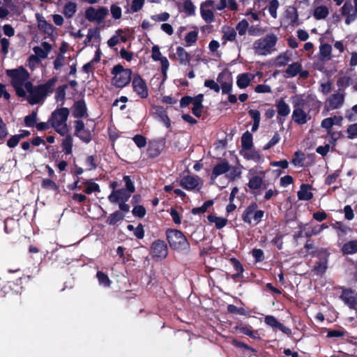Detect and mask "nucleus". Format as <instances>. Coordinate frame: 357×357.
Segmentation results:
<instances>
[{
  "instance_id": "nucleus-1",
  "label": "nucleus",
  "mask_w": 357,
  "mask_h": 357,
  "mask_svg": "<svg viewBox=\"0 0 357 357\" xmlns=\"http://www.w3.org/2000/svg\"><path fill=\"white\" fill-rule=\"evenodd\" d=\"M56 82V78L53 77L46 82L33 86L31 83L30 89L24 91L26 100L31 105H36L44 102L46 98L53 92Z\"/></svg>"
},
{
  "instance_id": "nucleus-2",
  "label": "nucleus",
  "mask_w": 357,
  "mask_h": 357,
  "mask_svg": "<svg viewBox=\"0 0 357 357\" xmlns=\"http://www.w3.org/2000/svg\"><path fill=\"white\" fill-rule=\"evenodd\" d=\"M6 75L10 79V83L19 97L25 96L24 91L30 89L31 82L29 81L30 74L22 66L6 71Z\"/></svg>"
},
{
  "instance_id": "nucleus-3",
  "label": "nucleus",
  "mask_w": 357,
  "mask_h": 357,
  "mask_svg": "<svg viewBox=\"0 0 357 357\" xmlns=\"http://www.w3.org/2000/svg\"><path fill=\"white\" fill-rule=\"evenodd\" d=\"M69 113L68 108H58L52 113L49 119L51 127L62 136L66 135L68 132L66 122Z\"/></svg>"
},
{
  "instance_id": "nucleus-4",
  "label": "nucleus",
  "mask_w": 357,
  "mask_h": 357,
  "mask_svg": "<svg viewBox=\"0 0 357 357\" xmlns=\"http://www.w3.org/2000/svg\"><path fill=\"white\" fill-rule=\"evenodd\" d=\"M278 42V37L270 33L264 37L256 40L252 45V49L257 55L266 56L272 54L275 50V46Z\"/></svg>"
},
{
  "instance_id": "nucleus-5",
  "label": "nucleus",
  "mask_w": 357,
  "mask_h": 357,
  "mask_svg": "<svg viewBox=\"0 0 357 357\" xmlns=\"http://www.w3.org/2000/svg\"><path fill=\"white\" fill-rule=\"evenodd\" d=\"M167 239L170 247L177 251H187L190 248V243L186 237L179 230L169 229L167 231Z\"/></svg>"
},
{
  "instance_id": "nucleus-6",
  "label": "nucleus",
  "mask_w": 357,
  "mask_h": 357,
  "mask_svg": "<svg viewBox=\"0 0 357 357\" xmlns=\"http://www.w3.org/2000/svg\"><path fill=\"white\" fill-rule=\"evenodd\" d=\"M114 77L112 84L118 88H123L131 80L132 71L130 69L124 68L121 65L115 66L112 70Z\"/></svg>"
},
{
  "instance_id": "nucleus-7",
  "label": "nucleus",
  "mask_w": 357,
  "mask_h": 357,
  "mask_svg": "<svg viewBox=\"0 0 357 357\" xmlns=\"http://www.w3.org/2000/svg\"><path fill=\"white\" fill-rule=\"evenodd\" d=\"M292 104L294 107L293 121L299 125L306 123L310 119V116L303 109L304 100L301 98L294 97L293 98Z\"/></svg>"
},
{
  "instance_id": "nucleus-8",
  "label": "nucleus",
  "mask_w": 357,
  "mask_h": 357,
  "mask_svg": "<svg viewBox=\"0 0 357 357\" xmlns=\"http://www.w3.org/2000/svg\"><path fill=\"white\" fill-rule=\"evenodd\" d=\"M108 15V9L106 7L98 8L89 7L85 10V17L91 22L100 24Z\"/></svg>"
},
{
  "instance_id": "nucleus-9",
  "label": "nucleus",
  "mask_w": 357,
  "mask_h": 357,
  "mask_svg": "<svg viewBox=\"0 0 357 357\" xmlns=\"http://www.w3.org/2000/svg\"><path fill=\"white\" fill-rule=\"evenodd\" d=\"M264 212L261 210H257V206L255 204L248 206L242 215L243 220L248 224L252 222L255 225L258 224L264 217Z\"/></svg>"
},
{
  "instance_id": "nucleus-10",
  "label": "nucleus",
  "mask_w": 357,
  "mask_h": 357,
  "mask_svg": "<svg viewBox=\"0 0 357 357\" xmlns=\"http://www.w3.org/2000/svg\"><path fill=\"white\" fill-rule=\"evenodd\" d=\"M345 93L338 91L331 94L325 101L324 109L327 112L341 108L344 103Z\"/></svg>"
},
{
  "instance_id": "nucleus-11",
  "label": "nucleus",
  "mask_w": 357,
  "mask_h": 357,
  "mask_svg": "<svg viewBox=\"0 0 357 357\" xmlns=\"http://www.w3.org/2000/svg\"><path fill=\"white\" fill-rule=\"evenodd\" d=\"M264 176V171L261 169H250L248 173V178L249 179L248 186L249 188L252 190L261 188Z\"/></svg>"
},
{
  "instance_id": "nucleus-12",
  "label": "nucleus",
  "mask_w": 357,
  "mask_h": 357,
  "mask_svg": "<svg viewBox=\"0 0 357 357\" xmlns=\"http://www.w3.org/2000/svg\"><path fill=\"white\" fill-rule=\"evenodd\" d=\"M150 254L153 258L160 260L168 255V248L164 241L156 240L151 245Z\"/></svg>"
},
{
  "instance_id": "nucleus-13",
  "label": "nucleus",
  "mask_w": 357,
  "mask_h": 357,
  "mask_svg": "<svg viewBox=\"0 0 357 357\" xmlns=\"http://www.w3.org/2000/svg\"><path fill=\"white\" fill-rule=\"evenodd\" d=\"M340 11L341 14L346 17L345 24H350L357 19V0H354V6L351 1H346Z\"/></svg>"
},
{
  "instance_id": "nucleus-14",
  "label": "nucleus",
  "mask_w": 357,
  "mask_h": 357,
  "mask_svg": "<svg viewBox=\"0 0 357 357\" xmlns=\"http://www.w3.org/2000/svg\"><path fill=\"white\" fill-rule=\"evenodd\" d=\"M134 92L140 98H146L149 96V89L146 82L139 75H135L132 81Z\"/></svg>"
},
{
  "instance_id": "nucleus-15",
  "label": "nucleus",
  "mask_w": 357,
  "mask_h": 357,
  "mask_svg": "<svg viewBox=\"0 0 357 357\" xmlns=\"http://www.w3.org/2000/svg\"><path fill=\"white\" fill-rule=\"evenodd\" d=\"M214 2L212 0H207L202 3L200 7L202 17L206 23H211L214 20Z\"/></svg>"
},
{
  "instance_id": "nucleus-16",
  "label": "nucleus",
  "mask_w": 357,
  "mask_h": 357,
  "mask_svg": "<svg viewBox=\"0 0 357 357\" xmlns=\"http://www.w3.org/2000/svg\"><path fill=\"white\" fill-rule=\"evenodd\" d=\"M330 252L326 249H321L318 252L317 256L319 261L317 263L314 268V271L317 275L324 273L328 268V259Z\"/></svg>"
},
{
  "instance_id": "nucleus-17",
  "label": "nucleus",
  "mask_w": 357,
  "mask_h": 357,
  "mask_svg": "<svg viewBox=\"0 0 357 357\" xmlns=\"http://www.w3.org/2000/svg\"><path fill=\"white\" fill-rule=\"evenodd\" d=\"M202 183L201 178L197 176H185L179 181V185L187 190H195L199 189Z\"/></svg>"
},
{
  "instance_id": "nucleus-18",
  "label": "nucleus",
  "mask_w": 357,
  "mask_h": 357,
  "mask_svg": "<svg viewBox=\"0 0 357 357\" xmlns=\"http://www.w3.org/2000/svg\"><path fill=\"white\" fill-rule=\"evenodd\" d=\"M151 58L155 61H160L161 71L164 77H166L169 63L167 57L162 56L160 48L157 45H153L151 49Z\"/></svg>"
},
{
  "instance_id": "nucleus-19",
  "label": "nucleus",
  "mask_w": 357,
  "mask_h": 357,
  "mask_svg": "<svg viewBox=\"0 0 357 357\" xmlns=\"http://www.w3.org/2000/svg\"><path fill=\"white\" fill-rule=\"evenodd\" d=\"M131 194L123 188L117 190H112L108 196V199L111 203H118L120 202H127L130 197Z\"/></svg>"
},
{
  "instance_id": "nucleus-20",
  "label": "nucleus",
  "mask_w": 357,
  "mask_h": 357,
  "mask_svg": "<svg viewBox=\"0 0 357 357\" xmlns=\"http://www.w3.org/2000/svg\"><path fill=\"white\" fill-rule=\"evenodd\" d=\"M284 22L287 26H297L299 24L298 14L296 8L289 6L287 8L284 16Z\"/></svg>"
},
{
  "instance_id": "nucleus-21",
  "label": "nucleus",
  "mask_w": 357,
  "mask_h": 357,
  "mask_svg": "<svg viewBox=\"0 0 357 357\" xmlns=\"http://www.w3.org/2000/svg\"><path fill=\"white\" fill-rule=\"evenodd\" d=\"M264 322L273 328H278L286 335H291V330L279 322L273 316L268 315L264 318Z\"/></svg>"
},
{
  "instance_id": "nucleus-22",
  "label": "nucleus",
  "mask_w": 357,
  "mask_h": 357,
  "mask_svg": "<svg viewBox=\"0 0 357 357\" xmlns=\"http://www.w3.org/2000/svg\"><path fill=\"white\" fill-rule=\"evenodd\" d=\"M52 50V45L47 42H43L40 46H36L33 48L35 56L39 59H46Z\"/></svg>"
},
{
  "instance_id": "nucleus-23",
  "label": "nucleus",
  "mask_w": 357,
  "mask_h": 357,
  "mask_svg": "<svg viewBox=\"0 0 357 357\" xmlns=\"http://www.w3.org/2000/svg\"><path fill=\"white\" fill-rule=\"evenodd\" d=\"M230 169L229 162L226 160H222L220 162L217 163L212 171L211 178L212 180H215L218 176L222 175L227 172Z\"/></svg>"
},
{
  "instance_id": "nucleus-24",
  "label": "nucleus",
  "mask_w": 357,
  "mask_h": 357,
  "mask_svg": "<svg viewBox=\"0 0 357 357\" xmlns=\"http://www.w3.org/2000/svg\"><path fill=\"white\" fill-rule=\"evenodd\" d=\"M255 77V75L248 73L239 74L236 77V84L241 89H245Z\"/></svg>"
},
{
  "instance_id": "nucleus-25",
  "label": "nucleus",
  "mask_w": 357,
  "mask_h": 357,
  "mask_svg": "<svg viewBox=\"0 0 357 357\" xmlns=\"http://www.w3.org/2000/svg\"><path fill=\"white\" fill-rule=\"evenodd\" d=\"M342 117L341 116H334L333 117L326 118L322 120L321 126L328 131L331 130V128L334 125L341 126L342 121Z\"/></svg>"
},
{
  "instance_id": "nucleus-26",
  "label": "nucleus",
  "mask_w": 357,
  "mask_h": 357,
  "mask_svg": "<svg viewBox=\"0 0 357 357\" xmlns=\"http://www.w3.org/2000/svg\"><path fill=\"white\" fill-rule=\"evenodd\" d=\"M223 43H225L227 41L233 42L235 41L236 38V31L234 28L229 26H224L222 28Z\"/></svg>"
},
{
  "instance_id": "nucleus-27",
  "label": "nucleus",
  "mask_w": 357,
  "mask_h": 357,
  "mask_svg": "<svg viewBox=\"0 0 357 357\" xmlns=\"http://www.w3.org/2000/svg\"><path fill=\"white\" fill-rule=\"evenodd\" d=\"M204 99L203 94H199L195 98H193V101L192 104L193 105V107L192 109V112L195 116L197 117H200L202 112V101Z\"/></svg>"
},
{
  "instance_id": "nucleus-28",
  "label": "nucleus",
  "mask_w": 357,
  "mask_h": 357,
  "mask_svg": "<svg viewBox=\"0 0 357 357\" xmlns=\"http://www.w3.org/2000/svg\"><path fill=\"white\" fill-rule=\"evenodd\" d=\"M73 116L81 118L86 114V106L84 100H78L73 105Z\"/></svg>"
},
{
  "instance_id": "nucleus-29",
  "label": "nucleus",
  "mask_w": 357,
  "mask_h": 357,
  "mask_svg": "<svg viewBox=\"0 0 357 357\" xmlns=\"http://www.w3.org/2000/svg\"><path fill=\"white\" fill-rule=\"evenodd\" d=\"M329 15V8L326 6H318L314 8L312 15L317 20H325Z\"/></svg>"
},
{
  "instance_id": "nucleus-30",
  "label": "nucleus",
  "mask_w": 357,
  "mask_h": 357,
  "mask_svg": "<svg viewBox=\"0 0 357 357\" xmlns=\"http://www.w3.org/2000/svg\"><path fill=\"white\" fill-rule=\"evenodd\" d=\"M176 59L181 65L188 64L191 60V56L182 47H178L176 51Z\"/></svg>"
},
{
  "instance_id": "nucleus-31",
  "label": "nucleus",
  "mask_w": 357,
  "mask_h": 357,
  "mask_svg": "<svg viewBox=\"0 0 357 357\" xmlns=\"http://www.w3.org/2000/svg\"><path fill=\"white\" fill-rule=\"evenodd\" d=\"M311 186L307 184H302L300 187V190L297 192L298 198L300 200L308 201L313 197L312 193L310 191Z\"/></svg>"
},
{
  "instance_id": "nucleus-32",
  "label": "nucleus",
  "mask_w": 357,
  "mask_h": 357,
  "mask_svg": "<svg viewBox=\"0 0 357 357\" xmlns=\"http://www.w3.org/2000/svg\"><path fill=\"white\" fill-rule=\"evenodd\" d=\"M224 76L223 73L219 74L217 81L220 84V89H222V93L223 94H229L232 91V82L231 79L228 81H223L222 77Z\"/></svg>"
},
{
  "instance_id": "nucleus-33",
  "label": "nucleus",
  "mask_w": 357,
  "mask_h": 357,
  "mask_svg": "<svg viewBox=\"0 0 357 357\" xmlns=\"http://www.w3.org/2000/svg\"><path fill=\"white\" fill-rule=\"evenodd\" d=\"M276 108L279 116H287L290 114V107L283 99H280L277 102Z\"/></svg>"
},
{
  "instance_id": "nucleus-34",
  "label": "nucleus",
  "mask_w": 357,
  "mask_h": 357,
  "mask_svg": "<svg viewBox=\"0 0 357 357\" xmlns=\"http://www.w3.org/2000/svg\"><path fill=\"white\" fill-rule=\"evenodd\" d=\"M344 255H353L357 252V240H351L345 243L342 248Z\"/></svg>"
},
{
  "instance_id": "nucleus-35",
  "label": "nucleus",
  "mask_w": 357,
  "mask_h": 357,
  "mask_svg": "<svg viewBox=\"0 0 357 357\" xmlns=\"http://www.w3.org/2000/svg\"><path fill=\"white\" fill-rule=\"evenodd\" d=\"M207 219L211 223L215 224V227L218 229L223 228L228 221L225 218L218 217L215 215H208Z\"/></svg>"
},
{
  "instance_id": "nucleus-36",
  "label": "nucleus",
  "mask_w": 357,
  "mask_h": 357,
  "mask_svg": "<svg viewBox=\"0 0 357 357\" xmlns=\"http://www.w3.org/2000/svg\"><path fill=\"white\" fill-rule=\"evenodd\" d=\"M253 145L252 135L248 131L245 132L241 137V146L243 150L250 151Z\"/></svg>"
},
{
  "instance_id": "nucleus-37",
  "label": "nucleus",
  "mask_w": 357,
  "mask_h": 357,
  "mask_svg": "<svg viewBox=\"0 0 357 357\" xmlns=\"http://www.w3.org/2000/svg\"><path fill=\"white\" fill-rule=\"evenodd\" d=\"M77 11V4L74 2L69 1L65 4L63 10L64 16L70 19L75 14Z\"/></svg>"
},
{
  "instance_id": "nucleus-38",
  "label": "nucleus",
  "mask_w": 357,
  "mask_h": 357,
  "mask_svg": "<svg viewBox=\"0 0 357 357\" xmlns=\"http://www.w3.org/2000/svg\"><path fill=\"white\" fill-rule=\"evenodd\" d=\"M155 113L159 117L160 120L165 125L167 128L171 126V121L168 117L166 111L162 107H157L155 108Z\"/></svg>"
},
{
  "instance_id": "nucleus-39",
  "label": "nucleus",
  "mask_w": 357,
  "mask_h": 357,
  "mask_svg": "<svg viewBox=\"0 0 357 357\" xmlns=\"http://www.w3.org/2000/svg\"><path fill=\"white\" fill-rule=\"evenodd\" d=\"M302 69V66L298 62H294L290 64L285 70V73L288 75V77H295L296 76Z\"/></svg>"
},
{
  "instance_id": "nucleus-40",
  "label": "nucleus",
  "mask_w": 357,
  "mask_h": 357,
  "mask_svg": "<svg viewBox=\"0 0 357 357\" xmlns=\"http://www.w3.org/2000/svg\"><path fill=\"white\" fill-rule=\"evenodd\" d=\"M341 298L344 301V303L346 305H347L350 308H356L357 305V299L355 296L347 293H343V294L341 296Z\"/></svg>"
},
{
  "instance_id": "nucleus-41",
  "label": "nucleus",
  "mask_w": 357,
  "mask_h": 357,
  "mask_svg": "<svg viewBox=\"0 0 357 357\" xmlns=\"http://www.w3.org/2000/svg\"><path fill=\"white\" fill-rule=\"evenodd\" d=\"M332 47L328 44H321L319 47V52L323 59L330 60L331 59Z\"/></svg>"
},
{
  "instance_id": "nucleus-42",
  "label": "nucleus",
  "mask_w": 357,
  "mask_h": 357,
  "mask_svg": "<svg viewBox=\"0 0 357 357\" xmlns=\"http://www.w3.org/2000/svg\"><path fill=\"white\" fill-rule=\"evenodd\" d=\"M61 146L63 151L66 155H69L72 153L73 138L70 135H66V137L63 139Z\"/></svg>"
},
{
  "instance_id": "nucleus-43",
  "label": "nucleus",
  "mask_w": 357,
  "mask_h": 357,
  "mask_svg": "<svg viewBox=\"0 0 357 357\" xmlns=\"http://www.w3.org/2000/svg\"><path fill=\"white\" fill-rule=\"evenodd\" d=\"M29 135V132L28 131H25L24 134L15 135L8 140L7 145L10 148H14L17 145L21 139L26 136H28Z\"/></svg>"
},
{
  "instance_id": "nucleus-44",
  "label": "nucleus",
  "mask_w": 357,
  "mask_h": 357,
  "mask_svg": "<svg viewBox=\"0 0 357 357\" xmlns=\"http://www.w3.org/2000/svg\"><path fill=\"white\" fill-rule=\"evenodd\" d=\"M351 82V79L347 76H343L340 77L337 81V86L339 89V91H343L348 87Z\"/></svg>"
},
{
  "instance_id": "nucleus-45",
  "label": "nucleus",
  "mask_w": 357,
  "mask_h": 357,
  "mask_svg": "<svg viewBox=\"0 0 357 357\" xmlns=\"http://www.w3.org/2000/svg\"><path fill=\"white\" fill-rule=\"evenodd\" d=\"M249 23L246 20H241L236 26V31L239 36H244L248 31Z\"/></svg>"
},
{
  "instance_id": "nucleus-46",
  "label": "nucleus",
  "mask_w": 357,
  "mask_h": 357,
  "mask_svg": "<svg viewBox=\"0 0 357 357\" xmlns=\"http://www.w3.org/2000/svg\"><path fill=\"white\" fill-rule=\"evenodd\" d=\"M123 218L124 215L122 214L120 211H116L110 214V215L108 217L107 222L111 225H114L119 221L122 220Z\"/></svg>"
},
{
  "instance_id": "nucleus-47",
  "label": "nucleus",
  "mask_w": 357,
  "mask_h": 357,
  "mask_svg": "<svg viewBox=\"0 0 357 357\" xmlns=\"http://www.w3.org/2000/svg\"><path fill=\"white\" fill-rule=\"evenodd\" d=\"M110 13L114 20H119L122 16L121 8L116 3H113L110 6Z\"/></svg>"
},
{
  "instance_id": "nucleus-48",
  "label": "nucleus",
  "mask_w": 357,
  "mask_h": 357,
  "mask_svg": "<svg viewBox=\"0 0 357 357\" xmlns=\"http://www.w3.org/2000/svg\"><path fill=\"white\" fill-rule=\"evenodd\" d=\"M198 38V31H192L188 32L185 36V41L188 46H191L195 44Z\"/></svg>"
},
{
  "instance_id": "nucleus-49",
  "label": "nucleus",
  "mask_w": 357,
  "mask_h": 357,
  "mask_svg": "<svg viewBox=\"0 0 357 357\" xmlns=\"http://www.w3.org/2000/svg\"><path fill=\"white\" fill-rule=\"evenodd\" d=\"M213 204V201H206L203 204L202 206L192 208V213L195 215L204 213L207 211L208 208L211 206Z\"/></svg>"
},
{
  "instance_id": "nucleus-50",
  "label": "nucleus",
  "mask_w": 357,
  "mask_h": 357,
  "mask_svg": "<svg viewBox=\"0 0 357 357\" xmlns=\"http://www.w3.org/2000/svg\"><path fill=\"white\" fill-rule=\"evenodd\" d=\"M84 184L86 185V188L84 190L85 193L90 195L94 192H100V188L97 183L91 181H86Z\"/></svg>"
},
{
  "instance_id": "nucleus-51",
  "label": "nucleus",
  "mask_w": 357,
  "mask_h": 357,
  "mask_svg": "<svg viewBox=\"0 0 357 357\" xmlns=\"http://www.w3.org/2000/svg\"><path fill=\"white\" fill-rule=\"evenodd\" d=\"M97 278L99 282V284L103 287H109L110 285L111 281L109 279L108 276L102 273V271H98L97 273Z\"/></svg>"
},
{
  "instance_id": "nucleus-52",
  "label": "nucleus",
  "mask_w": 357,
  "mask_h": 357,
  "mask_svg": "<svg viewBox=\"0 0 357 357\" xmlns=\"http://www.w3.org/2000/svg\"><path fill=\"white\" fill-rule=\"evenodd\" d=\"M239 331L242 333H243L253 339L258 340L260 338L259 335L257 331H254L248 327H241L239 328Z\"/></svg>"
},
{
  "instance_id": "nucleus-53",
  "label": "nucleus",
  "mask_w": 357,
  "mask_h": 357,
  "mask_svg": "<svg viewBox=\"0 0 357 357\" xmlns=\"http://www.w3.org/2000/svg\"><path fill=\"white\" fill-rule=\"evenodd\" d=\"M289 61V57L287 54H282L277 56L275 59V66L278 67H282L287 65Z\"/></svg>"
},
{
  "instance_id": "nucleus-54",
  "label": "nucleus",
  "mask_w": 357,
  "mask_h": 357,
  "mask_svg": "<svg viewBox=\"0 0 357 357\" xmlns=\"http://www.w3.org/2000/svg\"><path fill=\"white\" fill-rule=\"evenodd\" d=\"M144 2L145 0H132L130 5V12L137 13L142 8Z\"/></svg>"
},
{
  "instance_id": "nucleus-55",
  "label": "nucleus",
  "mask_w": 357,
  "mask_h": 357,
  "mask_svg": "<svg viewBox=\"0 0 357 357\" xmlns=\"http://www.w3.org/2000/svg\"><path fill=\"white\" fill-rule=\"evenodd\" d=\"M40 63V59L35 55H31L28 59V66L31 70H34Z\"/></svg>"
},
{
  "instance_id": "nucleus-56",
  "label": "nucleus",
  "mask_w": 357,
  "mask_h": 357,
  "mask_svg": "<svg viewBox=\"0 0 357 357\" xmlns=\"http://www.w3.org/2000/svg\"><path fill=\"white\" fill-rule=\"evenodd\" d=\"M42 187L45 189L52 190L54 191L58 190L57 185L52 180L49 178H45L42 181Z\"/></svg>"
},
{
  "instance_id": "nucleus-57",
  "label": "nucleus",
  "mask_w": 357,
  "mask_h": 357,
  "mask_svg": "<svg viewBox=\"0 0 357 357\" xmlns=\"http://www.w3.org/2000/svg\"><path fill=\"white\" fill-rule=\"evenodd\" d=\"M304 159L305 158L303 153L296 152L291 162L295 166L301 167L303 165Z\"/></svg>"
},
{
  "instance_id": "nucleus-58",
  "label": "nucleus",
  "mask_w": 357,
  "mask_h": 357,
  "mask_svg": "<svg viewBox=\"0 0 357 357\" xmlns=\"http://www.w3.org/2000/svg\"><path fill=\"white\" fill-rule=\"evenodd\" d=\"M264 32V29L259 26H248V33L250 36H258Z\"/></svg>"
},
{
  "instance_id": "nucleus-59",
  "label": "nucleus",
  "mask_w": 357,
  "mask_h": 357,
  "mask_svg": "<svg viewBox=\"0 0 357 357\" xmlns=\"http://www.w3.org/2000/svg\"><path fill=\"white\" fill-rule=\"evenodd\" d=\"M279 6V2L278 0H271L268 8L270 15L273 17H277V9Z\"/></svg>"
},
{
  "instance_id": "nucleus-60",
  "label": "nucleus",
  "mask_w": 357,
  "mask_h": 357,
  "mask_svg": "<svg viewBox=\"0 0 357 357\" xmlns=\"http://www.w3.org/2000/svg\"><path fill=\"white\" fill-rule=\"evenodd\" d=\"M123 179L126 187L125 190H128L130 194L133 193L135 191V187L130 177L129 176H124Z\"/></svg>"
},
{
  "instance_id": "nucleus-61",
  "label": "nucleus",
  "mask_w": 357,
  "mask_h": 357,
  "mask_svg": "<svg viewBox=\"0 0 357 357\" xmlns=\"http://www.w3.org/2000/svg\"><path fill=\"white\" fill-rule=\"evenodd\" d=\"M204 86L206 87H208L212 90H213L214 91H215L217 93L220 92V86L218 84V82H215L213 79H206L204 82Z\"/></svg>"
},
{
  "instance_id": "nucleus-62",
  "label": "nucleus",
  "mask_w": 357,
  "mask_h": 357,
  "mask_svg": "<svg viewBox=\"0 0 357 357\" xmlns=\"http://www.w3.org/2000/svg\"><path fill=\"white\" fill-rule=\"evenodd\" d=\"M76 135L78 137H79L83 142L86 143L89 142L91 139V134L90 131L86 129L77 132Z\"/></svg>"
},
{
  "instance_id": "nucleus-63",
  "label": "nucleus",
  "mask_w": 357,
  "mask_h": 357,
  "mask_svg": "<svg viewBox=\"0 0 357 357\" xmlns=\"http://www.w3.org/2000/svg\"><path fill=\"white\" fill-rule=\"evenodd\" d=\"M151 20L155 22H165L169 18V14L167 12L153 15L151 17Z\"/></svg>"
},
{
  "instance_id": "nucleus-64",
  "label": "nucleus",
  "mask_w": 357,
  "mask_h": 357,
  "mask_svg": "<svg viewBox=\"0 0 357 357\" xmlns=\"http://www.w3.org/2000/svg\"><path fill=\"white\" fill-rule=\"evenodd\" d=\"M347 132L348 138L354 139L357 137V123L349 126Z\"/></svg>"
}]
</instances>
